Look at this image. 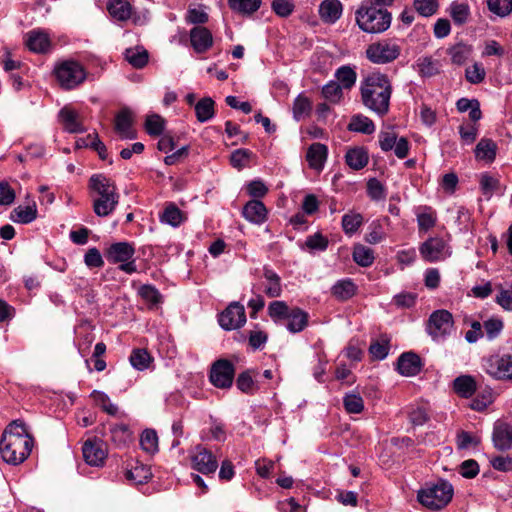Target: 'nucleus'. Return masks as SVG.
<instances>
[{
	"label": "nucleus",
	"mask_w": 512,
	"mask_h": 512,
	"mask_svg": "<svg viewBox=\"0 0 512 512\" xmlns=\"http://www.w3.org/2000/svg\"><path fill=\"white\" fill-rule=\"evenodd\" d=\"M252 156V152L248 149H237L235 150L230 157L231 165L234 168L242 169L243 167L248 165V161Z\"/></svg>",
	"instance_id": "nucleus-61"
},
{
	"label": "nucleus",
	"mask_w": 512,
	"mask_h": 512,
	"mask_svg": "<svg viewBox=\"0 0 512 512\" xmlns=\"http://www.w3.org/2000/svg\"><path fill=\"white\" fill-rule=\"evenodd\" d=\"M497 145L488 138H482L476 145L474 153L475 158L479 161L491 163L496 158Z\"/></svg>",
	"instance_id": "nucleus-27"
},
{
	"label": "nucleus",
	"mask_w": 512,
	"mask_h": 512,
	"mask_svg": "<svg viewBox=\"0 0 512 512\" xmlns=\"http://www.w3.org/2000/svg\"><path fill=\"white\" fill-rule=\"evenodd\" d=\"M343 404L348 413L358 414L364 409V401L358 394H347L343 398Z\"/></svg>",
	"instance_id": "nucleus-60"
},
{
	"label": "nucleus",
	"mask_w": 512,
	"mask_h": 512,
	"mask_svg": "<svg viewBox=\"0 0 512 512\" xmlns=\"http://www.w3.org/2000/svg\"><path fill=\"white\" fill-rule=\"evenodd\" d=\"M492 439L498 450H509L512 447V427L505 422H496Z\"/></svg>",
	"instance_id": "nucleus-19"
},
{
	"label": "nucleus",
	"mask_w": 512,
	"mask_h": 512,
	"mask_svg": "<svg viewBox=\"0 0 512 512\" xmlns=\"http://www.w3.org/2000/svg\"><path fill=\"white\" fill-rule=\"evenodd\" d=\"M349 130L360 132L364 134H371L375 131V125L371 119L363 115H355L352 117L349 125Z\"/></svg>",
	"instance_id": "nucleus-41"
},
{
	"label": "nucleus",
	"mask_w": 512,
	"mask_h": 512,
	"mask_svg": "<svg viewBox=\"0 0 512 512\" xmlns=\"http://www.w3.org/2000/svg\"><path fill=\"white\" fill-rule=\"evenodd\" d=\"M420 255L427 262L443 261L451 255L450 246L440 237H431L419 248Z\"/></svg>",
	"instance_id": "nucleus-9"
},
{
	"label": "nucleus",
	"mask_w": 512,
	"mask_h": 512,
	"mask_svg": "<svg viewBox=\"0 0 512 512\" xmlns=\"http://www.w3.org/2000/svg\"><path fill=\"white\" fill-rule=\"evenodd\" d=\"M342 10L339 0H324L319 6L320 17L326 23H335L341 17Z\"/></svg>",
	"instance_id": "nucleus-24"
},
{
	"label": "nucleus",
	"mask_w": 512,
	"mask_h": 512,
	"mask_svg": "<svg viewBox=\"0 0 512 512\" xmlns=\"http://www.w3.org/2000/svg\"><path fill=\"white\" fill-rule=\"evenodd\" d=\"M54 75L61 88L65 90L78 87L87 77L85 68L74 60H65L56 64Z\"/></svg>",
	"instance_id": "nucleus-6"
},
{
	"label": "nucleus",
	"mask_w": 512,
	"mask_h": 512,
	"mask_svg": "<svg viewBox=\"0 0 512 512\" xmlns=\"http://www.w3.org/2000/svg\"><path fill=\"white\" fill-rule=\"evenodd\" d=\"M451 58V62L455 65H463L471 57L473 53V46L467 43L459 42L451 46L447 50Z\"/></svg>",
	"instance_id": "nucleus-29"
},
{
	"label": "nucleus",
	"mask_w": 512,
	"mask_h": 512,
	"mask_svg": "<svg viewBox=\"0 0 512 512\" xmlns=\"http://www.w3.org/2000/svg\"><path fill=\"white\" fill-rule=\"evenodd\" d=\"M483 332L489 340L496 339L503 330L504 323L498 317H491L482 324Z\"/></svg>",
	"instance_id": "nucleus-53"
},
{
	"label": "nucleus",
	"mask_w": 512,
	"mask_h": 512,
	"mask_svg": "<svg viewBox=\"0 0 512 512\" xmlns=\"http://www.w3.org/2000/svg\"><path fill=\"white\" fill-rule=\"evenodd\" d=\"M401 48L389 40H382L370 44L366 49V57L375 64H387L400 55Z\"/></svg>",
	"instance_id": "nucleus-8"
},
{
	"label": "nucleus",
	"mask_w": 512,
	"mask_h": 512,
	"mask_svg": "<svg viewBox=\"0 0 512 512\" xmlns=\"http://www.w3.org/2000/svg\"><path fill=\"white\" fill-rule=\"evenodd\" d=\"M497 294L495 302L505 311L512 312V285L504 286L502 284L497 286Z\"/></svg>",
	"instance_id": "nucleus-47"
},
{
	"label": "nucleus",
	"mask_w": 512,
	"mask_h": 512,
	"mask_svg": "<svg viewBox=\"0 0 512 512\" xmlns=\"http://www.w3.org/2000/svg\"><path fill=\"white\" fill-rule=\"evenodd\" d=\"M291 309L292 308H290L286 302L276 300V301H272L268 305L267 312H268L269 317L275 323H279V322L286 320V317L288 316Z\"/></svg>",
	"instance_id": "nucleus-40"
},
{
	"label": "nucleus",
	"mask_w": 512,
	"mask_h": 512,
	"mask_svg": "<svg viewBox=\"0 0 512 512\" xmlns=\"http://www.w3.org/2000/svg\"><path fill=\"white\" fill-rule=\"evenodd\" d=\"M418 72L421 76L431 77L439 73V65L431 57H421L417 60Z\"/></svg>",
	"instance_id": "nucleus-52"
},
{
	"label": "nucleus",
	"mask_w": 512,
	"mask_h": 512,
	"mask_svg": "<svg viewBox=\"0 0 512 512\" xmlns=\"http://www.w3.org/2000/svg\"><path fill=\"white\" fill-rule=\"evenodd\" d=\"M186 220L185 214L174 204L169 203L160 215L162 223L178 227Z\"/></svg>",
	"instance_id": "nucleus-33"
},
{
	"label": "nucleus",
	"mask_w": 512,
	"mask_h": 512,
	"mask_svg": "<svg viewBox=\"0 0 512 512\" xmlns=\"http://www.w3.org/2000/svg\"><path fill=\"white\" fill-rule=\"evenodd\" d=\"M191 45L197 53L207 51L213 44L211 32L202 26H197L190 31Z\"/></svg>",
	"instance_id": "nucleus-20"
},
{
	"label": "nucleus",
	"mask_w": 512,
	"mask_h": 512,
	"mask_svg": "<svg viewBox=\"0 0 512 512\" xmlns=\"http://www.w3.org/2000/svg\"><path fill=\"white\" fill-rule=\"evenodd\" d=\"M378 138L380 148L384 152L391 151L398 140L397 134L393 130L381 131Z\"/></svg>",
	"instance_id": "nucleus-62"
},
{
	"label": "nucleus",
	"mask_w": 512,
	"mask_h": 512,
	"mask_svg": "<svg viewBox=\"0 0 512 512\" xmlns=\"http://www.w3.org/2000/svg\"><path fill=\"white\" fill-rule=\"evenodd\" d=\"M413 7L419 15L430 17L437 12L439 3L438 0H413Z\"/></svg>",
	"instance_id": "nucleus-54"
},
{
	"label": "nucleus",
	"mask_w": 512,
	"mask_h": 512,
	"mask_svg": "<svg viewBox=\"0 0 512 512\" xmlns=\"http://www.w3.org/2000/svg\"><path fill=\"white\" fill-rule=\"evenodd\" d=\"M25 44L35 53H45L51 46L49 35L39 29L31 30L25 35Z\"/></svg>",
	"instance_id": "nucleus-17"
},
{
	"label": "nucleus",
	"mask_w": 512,
	"mask_h": 512,
	"mask_svg": "<svg viewBox=\"0 0 512 512\" xmlns=\"http://www.w3.org/2000/svg\"><path fill=\"white\" fill-rule=\"evenodd\" d=\"M308 318L307 312L298 307H293L286 317V328L291 333L301 332L307 326Z\"/></svg>",
	"instance_id": "nucleus-25"
},
{
	"label": "nucleus",
	"mask_w": 512,
	"mask_h": 512,
	"mask_svg": "<svg viewBox=\"0 0 512 512\" xmlns=\"http://www.w3.org/2000/svg\"><path fill=\"white\" fill-rule=\"evenodd\" d=\"M352 256L361 267L371 266L375 259L373 250L361 244L354 246Z\"/></svg>",
	"instance_id": "nucleus-37"
},
{
	"label": "nucleus",
	"mask_w": 512,
	"mask_h": 512,
	"mask_svg": "<svg viewBox=\"0 0 512 512\" xmlns=\"http://www.w3.org/2000/svg\"><path fill=\"white\" fill-rule=\"evenodd\" d=\"M32 447L33 438L23 421L14 420L5 428L0 439V453L6 463L18 465L24 462Z\"/></svg>",
	"instance_id": "nucleus-1"
},
{
	"label": "nucleus",
	"mask_w": 512,
	"mask_h": 512,
	"mask_svg": "<svg viewBox=\"0 0 512 512\" xmlns=\"http://www.w3.org/2000/svg\"><path fill=\"white\" fill-rule=\"evenodd\" d=\"M263 275L266 280L264 293L270 298L280 297L282 294V285L279 275L268 268H264Z\"/></svg>",
	"instance_id": "nucleus-30"
},
{
	"label": "nucleus",
	"mask_w": 512,
	"mask_h": 512,
	"mask_svg": "<svg viewBox=\"0 0 512 512\" xmlns=\"http://www.w3.org/2000/svg\"><path fill=\"white\" fill-rule=\"evenodd\" d=\"M133 115L129 109H122L115 117L114 129L121 139H135L136 131L133 129Z\"/></svg>",
	"instance_id": "nucleus-16"
},
{
	"label": "nucleus",
	"mask_w": 512,
	"mask_h": 512,
	"mask_svg": "<svg viewBox=\"0 0 512 512\" xmlns=\"http://www.w3.org/2000/svg\"><path fill=\"white\" fill-rule=\"evenodd\" d=\"M425 329L434 341H444L454 329L453 315L445 309L435 310L429 316Z\"/></svg>",
	"instance_id": "nucleus-7"
},
{
	"label": "nucleus",
	"mask_w": 512,
	"mask_h": 512,
	"mask_svg": "<svg viewBox=\"0 0 512 512\" xmlns=\"http://www.w3.org/2000/svg\"><path fill=\"white\" fill-rule=\"evenodd\" d=\"M90 398L94 401V403L97 406L101 407V409L107 414L112 416L117 414L118 407L110 401V398L106 393L98 390H93L90 394Z\"/></svg>",
	"instance_id": "nucleus-42"
},
{
	"label": "nucleus",
	"mask_w": 512,
	"mask_h": 512,
	"mask_svg": "<svg viewBox=\"0 0 512 512\" xmlns=\"http://www.w3.org/2000/svg\"><path fill=\"white\" fill-rule=\"evenodd\" d=\"M140 445L147 453H155L158 451V436L155 430L146 429L140 437Z\"/></svg>",
	"instance_id": "nucleus-49"
},
{
	"label": "nucleus",
	"mask_w": 512,
	"mask_h": 512,
	"mask_svg": "<svg viewBox=\"0 0 512 512\" xmlns=\"http://www.w3.org/2000/svg\"><path fill=\"white\" fill-rule=\"evenodd\" d=\"M449 14L456 25H463L470 16V7L466 2L453 1L449 7Z\"/></svg>",
	"instance_id": "nucleus-35"
},
{
	"label": "nucleus",
	"mask_w": 512,
	"mask_h": 512,
	"mask_svg": "<svg viewBox=\"0 0 512 512\" xmlns=\"http://www.w3.org/2000/svg\"><path fill=\"white\" fill-rule=\"evenodd\" d=\"M219 324L225 330H235L246 323L245 308L239 302H232L220 315Z\"/></svg>",
	"instance_id": "nucleus-13"
},
{
	"label": "nucleus",
	"mask_w": 512,
	"mask_h": 512,
	"mask_svg": "<svg viewBox=\"0 0 512 512\" xmlns=\"http://www.w3.org/2000/svg\"><path fill=\"white\" fill-rule=\"evenodd\" d=\"M88 187L94 213L99 217L112 214L120 198L115 182L103 174H94L89 179Z\"/></svg>",
	"instance_id": "nucleus-3"
},
{
	"label": "nucleus",
	"mask_w": 512,
	"mask_h": 512,
	"mask_svg": "<svg viewBox=\"0 0 512 512\" xmlns=\"http://www.w3.org/2000/svg\"><path fill=\"white\" fill-rule=\"evenodd\" d=\"M107 10L116 21L126 22L133 13V6L128 0H108Z\"/></svg>",
	"instance_id": "nucleus-23"
},
{
	"label": "nucleus",
	"mask_w": 512,
	"mask_h": 512,
	"mask_svg": "<svg viewBox=\"0 0 512 512\" xmlns=\"http://www.w3.org/2000/svg\"><path fill=\"white\" fill-rule=\"evenodd\" d=\"M126 479L134 484H144L151 478L152 473L150 468L143 464H137L125 473Z\"/></svg>",
	"instance_id": "nucleus-38"
},
{
	"label": "nucleus",
	"mask_w": 512,
	"mask_h": 512,
	"mask_svg": "<svg viewBox=\"0 0 512 512\" xmlns=\"http://www.w3.org/2000/svg\"><path fill=\"white\" fill-rule=\"evenodd\" d=\"M335 77L343 89H351L356 83L357 74L351 67L341 66L336 70Z\"/></svg>",
	"instance_id": "nucleus-43"
},
{
	"label": "nucleus",
	"mask_w": 512,
	"mask_h": 512,
	"mask_svg": "<svg viewBox=\"0 0 512 512\" xmlns=\"http://www.w3.org/2000/svg\"><path fill=\"white\" fill-rule=\"evenodd\" d=\"M37 217V207L35 202L27 206H18L11 212V220L21 224H28Z\"/></svg>",
	"instance_id": "nucleus-31"
},
{
	"label": "nucleus",
	"mask_w": 512,
	"mask_h": 512,
	"mask_svg": "<svg viewBox=\"0 0 512 512\" xmlns=\"http://www.w3.org/2000/svg\"><path fill=\"white\" fill-rule=\"evenodd\" d=\"M421 359L413 352H405L397 360V371L403 376H415L421 370Z\"/></svg>",
	"instance_id": "nucleus-18"
},
{
	"label": "nucleus",
	"mask_w": 512,
	"mask_h": 512,
	"mask_svg": "<svg viewBox=\"0 0 512 512\" xmlns=\"http://www.w3.org/2000/svg\"><path fill=\"white\" fill-rule=\"evenodd\" d=\"M500 182L499 179L488 174L483 173L480 177V188L482 193L490 198L496 191L499 190Z\"/></svg>",
	"instance_id": "nucleus-55"
},
{
	"label": "nucleus",
	"mask_w": 512,
	"mask_h": 512,
	"mask_svg": "<svg viewBox=\"0 0 512 512\" xmlns=\"http://www.w3.org/2000/svg\"><path fill=\"white\" fill-rule=\"evenodd\" d=\"M489 10L500 17L512 12V0H487Z\"/></svg>",
	"instance_id": "nucleus-59"
},
{
	"label": "nucleus",
	"mask_w": 512,
	"mask_h": 512,
	"mask_svg": "<svg viewBox=\"0 0 512 512\" xmlns=\"http://www.w3.org/2000/svg\"><path fill=\"white\" fill-rule=\"evenodd\" d=\"M453 494V486L448 481L439 480L420 489L417 499L427 509L437 511L452 500Z\"/></svg>",
	"instance_id": "nucleus-5"
},
{
	"label": "nucleus",
	"mask_w": 512,
	"mask_h": 512,
	"mask_svg": "<svg viewBox=\"0 0 512 512\" xmlns=\"http://www.w3.org/2000/svg\"><path fill=\"white\" fill-rule=\"evenodd\" d=\"M363 105L379 116L389 111L392 85L385 74L371 73L363 79L360 85Z\"/></svg>",
	"instance_id": "nucleus-2"
},
{
	"label": "nucleus",
	"mask_w": 512,
	"mask_h": 512,
	"mask_svg": "<svg viewBox=\"0 0 512 512\" xmlns=\"http://www.w3.org/2000/svg\"><path fill=\"white\" fill-rule=\"evenodd\" d=\"M125 59L135 68H143L148 62V52L143 48H129Z\"/></svg>",
	"instance_id": "nucleus-44"
},
{
	"label": "nucleus",
	"mask_w": 512,
	"mask_h": 512,
	"mask_svg": "<svg viewBox=\"0 0 512 512\" xmlns=\"http://www.w3.org/2000/svg\"><path fill=\"white\" fill-rule=\"evenodd\" d=\"M328 156V148L326 145L316 142L311 144L306 153V160L309 164V167L321 171L324 167V164L327 160Z\"/></svg>",
	"instance_id": "nucleus-21"
},
{
	"label": "nucleus",
	"mask_w": 512,
	"mask_h": 512,
	"mask_svg": "<svg viewBox=\"0 0 512 512\" xmlns=\"http://www.w3.org/2000/svg\"><path fill=\"white\" fill-rule=\"evenodd\" d=\"M111 440L118 446L126 445L131 440V431L126 424H115L110 428Z\"/></svg>",
	"instance_id": "nucleus-46"
},
{
	"label": "nucleus",
	"mask_w": 512,
	"mask_h": 512,
	"mask_svg": "<svg viewBox=\"0 0 512 512\" xmlns=\"http://www.w3.org/2000/svg\"><path fill=\"white\" fill-rule=\"evenodd\" d=\"M242 216L252 224L261 225L267 221L268 210L263 202L253 199L244 205Z\"/></svg>",
	"instance_id": "nucleus-15"
},
{
	"label": "nucleus",
	"mask_w": 512,
	"mask_h": 512,
	"mask_svg": "<svg viewBox=\"0 0 512 512\" xmlns=\"http://www.w3.org/2000/svg\"><path fill=\"white\" fill-rule=\"evenodd\" d=\"M311 108L310 100L306 96L300 94L296 97L293 103V117L296 120H301L310 114Z\"/></svg>",
	"instance_id": "nucleus-50"
},
{
	"label": "nucleus",
	"mask_w": 512,
	"mask_h": 512,
	"mask_svg": "<svg viewBox=\"0 0 512 512\" xmlns=\"http://www.w3.org/2000/svg\"><path fill=\"white\" fill-rule=\"evenodd\" d=\"M130 363L137 370H144L148 368L151 357L149 353L144 349H135L130 355Z\"/></svg>",
	"instance_id": "nucleus-57"
},
{
	"label": "nucleus",
	"mask_w": 512,
	"mask_h": 512,
	"mask_svg": "<svg viewBox=\"0 0 512 512\" xmlns=\"http://www.w3.org/2000/svg\"><path fill=\"white\" fill-rule=\"evenodd\" d=\"M385 238V232L382 225L378 221H374L369 226V232L366 234L365 240L369 244L380 243Z\"/></svg>",
	"instance_id": "nucleus-63"
},
{
	"label": "nucleus",
	"mask_w": 512,
	"mask_h": 512,
	"mask_svg": "<svg viewBox=\"0 0 512 512\" xmlns=\"http://www.w3.org/2000/svg\"><path fill=\"white\" fill-rule=\"evenodd\" d=\"M197 120L201 123L207 122L214 117V101L210 97L200 99L195 105Z\"/></svg>",
	"instance_id": "nucleus-36"
},
{
	"label": "nucleus",
	"mask_w": 512,
	"mask_h": 512,
	"mask_svg": "<svg viewBox=\"0 0 512 512\" xmlns=\"http://www.w3.org/2000/svg\"><path fill=\"white\" fill-rule=\"evenodd\" d=\"M368 161V153L363 147L350 148L345 154V162L353 170L364 168L368 164Z\"/></svg>",
	"instance_id": "nucleus-28"
},
{
	"label": "nucleus",
	"mask_w": 512,
	"mask_h": 512,
	"mask_svg": "<svg viewBox=\"0 0 512 512\" xmlns=\"http://www.w3.org/2000/svg\"><path fill=\"white\" fill-rule=\"evenodd\" d=\"M363 217L360 213L350 212L342 217V228L345 234H354L362 225Z\"/></svg>",
	"instance_id": "nucleus-48"
},
{
	"label": "nucleus",
	"mask_w": 512,
	"mask_h": 512,
	"mask_svg": "<svg viewBox=\"0 0 512 512\" xmlns=\"http://www.w3.org/2000/svg\"><path fill=\"white\" fill-rule=\"evenodd\" d=\"M82 452L85 462L90 466L101 467L107 458L105 443L96 437L84 442Z\"/></svg>",
	"instance_id": "nucleus-14"
},
{
	"label": "nucleus",
	"mask_w": 512,
	"mask_h": 512,
	"mask_svg": "<svg viewBox=\"0 0 512 512\" xmlns=\"http://www.w3.org/2000/svg\"><path fill=\"white\" fill-rule=\"evenodd\" d=\"M135 253L134 247L127 242L112 244L107 250L106 257L111 263H123L132 259Z\"/></svg>",
	"instance_id": "nucleus-22"
},
{
	"label": "nucleus",
	"mask_w": 512,
	"mask_h": 512,
	"mask_svg": "<svg viewBox=\"0 0 512 512\" xmlns=\"http://www.w3.org/2000/svg\"><path fill=\"white\" fill-rule=\"evenodd\" d=\"M486 71L481 63L475 62L472 66L466 68L465 78L471 84H479L484 81Z\"/></svg>",
	"instance_id": "nucleus-58"
},
{
	"label": "nucleus",
	"mask_w": 512,
	"mask_h": 512,
	"mask_svg": "<svg viewBox=\"0 0 512 512\" xmlns=\"http://www.w3.org/2000/svg\"><path fill=\"white\" fill-rule=\"evenodd\" d=\"M60 120L63 124L65 131L69 133H82L84 127L80 121L79 115L76 111L64 107L59 113Z\"/></svg>",
	"instance_id": "nucleus-26"
},
{
	"label": "nucleus",
	"mask_w": 512,
	"mask_h": 512,
	"mask_svg": "<svg viewBox=\"0 0 512 512\" xmlns=\"http://www.w3.org/2000/svg\"><path fill=\"white\" fill-rule=\"evenodd\" d=\"M356 23L366 33H382L390 25L392 16L385 8H377L373 5H361L355 12Z\"/></svg>",
	"instance_id": "nucleus-4"
},
{
	"label": "nucleus",
	"mask_w": 512,
	"mask_h": 512,
	"mask_svg": "<svg viewBox=\"0 0 512 512\" xmlns=\"http://www.w3.org/2000/svg\"><path fill=\"white\" fill-rule=\"evenodd\" d=\"M390 348V339L382 336L376 341L372 342L369 347V352L373 359L383 360L387 357Z\"/></svg>",
	"instance_id": "nucleus-45"
},
{
	"label": "nucleus",
	"mask_w": 512,
	"mask_h": 512,
	"mask_svg": "<svg viewBox=\"0 0 512 512\" xmlns=\"http://www.w3.org/2000/svg\"><path fill=\"white\" fill-rule=\"evenodd\" d=\"M356 290L357 287L351 279H343L333 285L331 292L338 300L346 301L355 295Z\"/></svg>",
	"instance_id": "nucleus-32"
},
{
	"label": "nucleus",
	"mask_w": 512,
	"mask_h": 512,
	"mask_svg": "<svg viewBox=\"0 0 512 512\" xmlns=\"http://www.w3.org/2000/svg\"><path fill=\"white\" fill-rule=\"evenodd\" d=\"M486 372L496 380L512 382V353L491 356Z\"/></svg>",
	"instance_id": "nucleus-10"
},
{
	"label": "nucleus",
	"mask_w": 512,
	"mask_h": 512,
	"mask_svg": "<svg viewBox=\"0 0 512 512\" xmlns=\"http://www.w3.org/2000/svg\"><path fill=\"white\" fill-rule=\"evenodd\" d=\"M165 128L164 119L158 114H150L146 117L145 129L150 136H160Z\"/></svg>",
	"instance_id": "nucleus-51"
},
{
	"label": "nucleus",
	"mask_w": 512,
	"mask_h": 512,
	"mask_svg": "<svg viewBox=\"0 0 512 512\" xmlns=\"http://www.w3.org/2000/svg\"><path fill=\"white\" fill-rule=\"evenodd\" d=\"M234 374V365L226 359H220L212 365L210 381L215 387L226 389L231 387Z\"/></svg>",
	"instance_id": "nucleus-12"
},
{
	"label": "nucleus",
	"mask_w": 512,
	"mask_h": 512,
	"mask_svg": "<svg viewBox=\"0 0 512 512\" xmlns=\"http://www.w3.org/2000/svg\"><path fill=\"white\" fill-rule=\"evenodd\" d=\"M454 391L464 398L471 397L476 391L475 379L470 375H462L453 381Z\"/></svg>",
	"instance_id": "nucleus-34"
},
{
	"label": "nucleus",
	"mask_w": 512,
	"mask_h": 512,
	"mask_svg": "<svg viewBox=\"0 0 512 512\" xmlns=\"http://www.w3.org/2000/svg\"><path fill=\"white\" fill-rule=\"evenodd\" d=\"M322 95L327 101L338 103L343 97V88L336 81H330L323 86Z\"/></svg>",
	"instance_id": "nucleus-56"
},
{
	"label": "nucleus",
	"mask_w": 512,
	"mask_h": 512,
	"mask_svg": "<svg viewBox=\"0 0 512 512\" xmlns=\"http://www.w3.org/2000/svg\"><path fill=\"white\" fill-rule=\"evenodd\" d=\"M192 468L202 474H213L218 467L216 456L202 445H196L190 453Z\"/></svg>",
	"instance_id": "nucleus-11"
},
{
	"label": "nucleus",
	"mask_w": 512,
	"mask_h": 512,
	"mask_svg": "<svg viewBox=\"0 0 512 512\" xmlns=\"http://www.w3.org/2000/svg\"><path fill=\"white\" fill-rule=\"evenodd\" d=\"M229 7L240 14L251 15L261 6V0H228Z\"/></svg>",
	"instance_id": "nucleus-39"
},
{
	"label": "nucleus",
	"mask_w": 512,
	"mask_h": 512,
	"mask_svg": "<svg viewBox=\"0 0 512 512\" xmlns=\"http://www.w3.org/2000/svg\"><path fill=\"white\" fill-rule=\"evenodd\" d=\"M305 245L310 250L324 251L328 247V239L317 232L306 238Z\"/></svg>",
	"instance_id": "nucleus-64"
}]
</instances>
